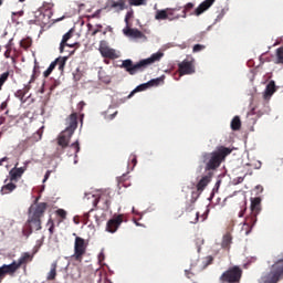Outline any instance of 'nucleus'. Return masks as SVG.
Returning <instances> with one entry per match:
<instances>
[{"label":"nucleus","instance_id":"nucleus-22","mask_svg":"<svg viewBox=\"0 0 283 283\" xmlns=\"http://www.w3.org/2000/svg\"><path fill=\"white\" fill-rule=\"evenodd\" d=\"M123 32H124V34H126V36H132V39H143V38H145V33H143L138 29H132L129 27H126V29H124Z\"/></svg>","mask_w":283,"mask_h":283},{"label":"nucleus","instance_id":"nucleus-38","mask_svg":"<svg viewBox=\"0 0 283 283\" xmlns=\"http://www.w3.org/2000/svg\"><path fill=\"white\" fill-rule=\"evenodd\" d=\"M87 30H88V34L92 36H96V34H98V32H102V30L98 29H94V25L92 24H87Z\"/></svg>","mask_w":283,"mask_h":283},{"label":"nucleus","instance_id":"nucleus-64","mask_svg":"<svg viewBox=\"0 0 283 283\" xmlns=\"http://www.w3.org/2000/svg\"><path fill=\"white\" fill-rule=\"evenodd\" d=\"M104 63H106V65H108L109 61H107V60H104Z\"/></svg>","mask_w":283,"mask_h":283},{"label":"nucleus","instance_id":"nucleus-56","mask_svg":"<svg viewBox=\"0 0 283 283\" xmlns=\"http://www.w3.org/2000/svg\"><path fill=\"white\" fill-rule=\"evenodd\" d=\"M3 163H8V157H3L0 159V167H3Z\"/></svg>","mask_w":283,"mask_h":283},{"label":"nucleus","instance_id":"nucleus-6","mask_svg":"<svg viewBox=\"0 0 283 283\" xmlns=\"http://www.w3.org/2000/svg\"><path fill=\"white\" fill-rule=\"evenodd\" d=\"M242 279V269L240 266L234 265L230 268L228 271L223 272L220 276V282L222 283H238Z\"/></svg>","mask_w":283,"mask_h":283},{"label":"nucleus","instance_id":"nucleus-11","mask_svg":"<svg viewBox=\"0 0 283 283\" xmlns=\"http://www.w3.org/2000/svg\"><path fill=\"white\" fill-rule=\"evenodd\" d=\"M98 52L102 54L103 59H111L112 61H114V59H118L116 50L109 48L107 42L104 40L99 42Z\"/></svg>","mask_w":283,"mask_h":283},{"label":"nucleus","instance_id":"nucleus-15","mask_svg":"<svg viewBox=\"0 0 283 283\" xmlns=\"http://www.w3.org/2000/svg\"><path fill=\"white\" fill-rule=\"evenodd\" d=\"M67 127L65 128L66 132H76V128L78 127V114L72 113L69 118H66Z\"/></svg>","mask_w":283,"mask_h":283},{"label":"nucleus","instance_id":"nucleus-32","mask_svg":"<svg viewBox=\"0 0 283 283\" xmlns=\"http://www.w3.org/2000/svg\"><path fill=\"white\" fill-rule=\"evenodd\" d=\"M28 92H30V88L24 87L22 90H18L14 93L15 98H19L21 101V103H25V99H23L25 97V94H28Z\"/></svg>","mask_w":283,"mask_h":283},{"label":"nucleus","instance_id":"nucleus-43","mask_svg":"<svg viewBox=\"0 0 283 283\" xmlns=\"http://www.w3.org/2000/svg\"><path fill=\"white\" fill-rule=\"evenodd\" d=\"M147 0H128L129 6H145Z\"/></svg>","mask_w":283,"mask_h":283},{"label":"nucleus","instance_id":"nucleus-49","mask_svg":"<svg viewBox=\"0 0 283 283\" xmlns=\"http://www.w3.org/2000/svg\"><path fill=\"white\" fill-rule=\"evenodd\" d=\"M244 213H247V201L243 202V209L239 212V218H243Z\"/></svg>","mask_w":283,"mask_h":283},{"label":"nucleus","instance_id":"nucleus-1","mask_svg":"<svg viewBox=\"0 0 283 283\" xmlns=\"http://www.w3.org/2000/svg\"><path fill=\"white\" fill-rule=\"evenodd\" d=\"M39 202V198L35 199V205L29 209V218L23 226L22 235L28 238L33 231H41L43 229L41 218L45 216L48 211V202Z\"/></svg>","mask_w":283,"mask_h":283},{"label":"nucleus","instance_id":"nucleus-19","mask_svg":"<svg viewBox=\"0 0 283 283\" xmlns=\"http://www.w3.org/2000/svg\"><path fill=\"white\" fill-rule=\"evenodd\" d=\"M275 92H277V86H275V81H270L263 93L264 101H271V96H273Z\"/></svg>","mask_w":283,"mask_h":283},{"label":"nucleus","instance_id":"nucleus-18","mask_svg":"<svg viewBox=\"0 0 283 283\" xmlns=\"http://www.w3.org/2000/svg\"><path fill=\"white\" fill-rule=\"evenodd\" d=\"M28 262H32V255L25 252L18 259V261H13L11 264H13V268H15V271H19V269H21L23 264H28Z\"/></svg>","mask_w":283,"mask_h":283},{"label":"nucleus","instance_id":"nucleus-16","mask_svg":"<svg viewBox=\"0 0 283 283\" xmlns=\"http://www.w3.org/2000/svg\"><path fill=\"white\" fill-rule=\"evenodd\" d=\"M213 178V172H208L206 176H203L197 184V191L199 193H202L205 189L209 186V182H211V179Z\"/></svg>","mask_w":283,"mask_h":283},{"label":"nucleus","instance_id":"nucleus-46","mask_svg":"<svg viewBox=\"0 0 283 283\" xmlns=\"http://www.w3.org/2000/svg\"><path fill=\"white\" fill-rule=\"evenodd\" d=\"M195 218L190 219V224H197L198 220H200V212L193 213Z\"/></svg>","mask_w":283,"mask_h":283},{"label":"nucleus","instance_id":"nucleus-53","mask_svg":"<svg viewBox=\"0 0 283 283\" xmlns=\"http://www.w3.org/2000/svg\"><path fill=\"white\" fill-rule=\"evenodd\" d=\"M0 109H1L2 112H3L4 109H8V101L1 103Z\"/></svg>","mask_w":283,"mask_h":283},{"label":"nucleus","instance_id":"nucleus-28","mask_svg":"<svg viewBox=\"0 0 283 283\" xmlns=\"http://www.w3.org/2000/svg\"><path fill=\"white\" fill-rule=\"evenodd\" d=\"M98 78L102 83H105V85H109V83H112V77L103 70V67H99L98 70Z\"/></svg>","mask_w":283,"mask_h":283},{"label":"nucleus","instance_id":"nucleus-58","mask_svg":"<svg viewBox=\"0 0 283 283\" xmlns=\"http://www.w3.org/2000/svg\"><path fill=\"white\" fill-rule=\"evenodd\" d=\"M34 74H36V67L33 69V74H32V77L30 80V83H33V81L35 78Z\"/></svg>","mask_w":283,"mask_h":283},{"label":"nucleus","instance_id":"nucleus-61","mask_svg":"<svg viewBox=\"0 0 283 283\" xmlns=\"http://www.w3.org/2000/svg\"><path fill=\"white\" fill-rule=\"evenodd\" d=\"M95 30H103V24H96Z\"/></svg>","mask_w":283,"mask_h":283},{"label":"nucleus","instance_id":"nucleus-13","mask_svg":"<svg viewBox=\"0 0 283 283\" xmlns=\"http://www.w3.org/2000/svg\"><path fill=\"white\" fill-rule=\"evenodd\" d=\"M124 216L123 214H117L114 218L109 219L106 223V231L108 233H116L118 231V227L123 224Z\"/></svg>","mask_w":283,"mask_h":283},{"label":"nucleus","instance_id":"nucleus-17","mask_svg":"<svg viewBox=\"0 0 283 283\" xmlns=\"http://www.w3.org/2000/svg\"><path fill=\"white\" fill-rule=\"evenodd\" d=\"M17 273V269L11 264H3L0 266V282L6 279V275H14Z\"/></svg>","mask_w":283,"mask_h":283},{"label":"nucleus","instance_id":"nucleus-48","mask_svg":"<svg viewBox=\"0 0 283 283\" xmlns=\"http://www.w3.org/2000/svg\"><path fill=\"white\" fill-rule=\"evenodd\" d=\"M11 54H12V48H10V45H7V50L4 52V57L10 59Z\"/></svg>","mask_w":283,"mask_h":283},{"label":"nucleus","instance_id":"nucleus-30","mask_svg":"<svg viewBox=\"0 0 283 283\" xmlns=\"http://www.w3.org/2000/svg\"><path fill=\"white\" fill-rule=\"evenodd\" d=\"M53 63H56L60 72H64L65 64L67 63V57L60 56V57L55 59V61H53Z\"/></svg>","mask_w":283,"mask_h":283},{"label":"nucleus","instance_id":"nucleus-29","mask_svg":"<svg viewBox=\"0 0 283 283\" xmlns=\"http://www.w3.org/2000/svg\"><path fill=\"white\" fill-rule=\"evenodd\" d=\"M242 127V122L240 120V116H234L231 120V129L232 132H240Z\"/></svg>","mask_w":283,"mask_h":283},{"label":"nucleus","instance_id":"nucleus-23","mask_svg":"<svg viewBox=\"0 0 283 283\" xmlns=\"http://www.w3.org/2000/svg\"><path fill=\"white\" fill-rule=\"evenodd\" d=\"M213 3H216V0H205L200 3L199 8L195 10V14L197 17H200V14H202V12H206V10H209V8L213 6Z\"/></svg>","mask_w":283,"mask_h":283},{"label":"nucleus","instance_id":"nucleus-55","mask_svg":"<svg viewBox=\"0 0 283 283\" xmlns=\"http://www.w3.org/2000/svg\"><path fill=\"white\" fill-rule=\"evenodd\" d=\"M185 10L189 12V10H193V3H187Z\"/></svg>","mask_w":283,"mask_h":283},{"label":"nucleus","instance_id":"nucleus-27","mask_svg":"<svg viewBox=\"0 0 283 283\" xmlns=\"http://www.w3.org/2000/svg\"><path fill=\"white\" fill-rule=\"evenodd\" d=\"M72 39V30H70L69 32H66L63 38L62 41L60 43V52L63 53L65 50V46L67 45L69 48H72V44H67V40Z\"/></svg>","mask_w":283,"mask_h":283},{"label":"nucleus","instance_id":"nucleus-37","mask_svg":"<svg viewBox=\"0 0 283 283\" xmlns=\"http://www.w3.org/2000/svg\"><path fill=\"white\" fill-rule=\"evenodd\" d=\"M276 63H281L283 65V46H280L276 50Z\"/></svg>","mask_w":283,"mask_h":283},{"label":"nucleus","instance_id":"nucleus-35","mask_svg":"<svg viewBox=\"0 0 283 283\" xmlns=\"http://www.w3.org/2000/svg\"><path fill=\"white\" fill-rule=\"evenodd\" d=\"M9 77H10L9 72H4L0 75V92L1 90H3V85L6 84V81H8Z\"/></svg>","mask_w":283,"mask_h":283},{"label":"nucleus","instance_id":"nucleus-9","mask_svg":"<svg viewBox=\"0 0 283 283\" xmlns=\"http://www.w3.org/2000/svg\"><path fill=\"white\" fill-rule=\"evenodd\" d=\"M98 202L103 203L102 209L104 211H109V207H112V195L108 190H104L98 198H95L93 201V207H97Z\"/></svg>","mask_w":283,"mask_h":283},{"label":"nucleus","instance_id":"nucleus-34","mask_svg":"<svg viewBox=\"0 0 283 283\" xmlns=\"http://www.w3.org/2000/svg\"><path fill=\"white\" fill-rule=\"evenodd\" d=\"M56 67V62H52L51 64H50V66L48 67V70H45L44 72H43V76H44V78H48V76H50V74H52V72H54V69Z\"/></svg>","mask_w":283,"mask_h":283},{"label":"nucleus","instance_id":"nucleus-40","mask_svg":"<svg viewBox=\"0 0 283 283\" xmlns=\"http://www.w3.org/2000/svg\"><path fill=\"white\" fill-rule=\"evenodd\" d=\"M21 48H23L24 50H28V48L32 46V40L29 39H24L20 42Z\"/></svg>","mask_w":283,"mask_h":283},{"label":"nucleus","instance_id":"nucleus-33","mask_svg":"<svg viewBox=\"0 0 283 283\" xmlns=\"http://www.w3.org/2000/svg\"><path fill=\"white\" fill-rule=\"evenodd\" d=\"M41 138H43V126L36 132L34 133L30 138V143H39V140H41Z\"/></svg>","mask_w":283,"mask_h":283},{"label":"nucleus","instance_id":"nucleus-42","mask_svg":"<svg viewBox=\"0 0 283 283\" xmlns=\"http://www.w3.org/2000/svg\"><path fill=\"white\" fill-rule=\"evenodd\" d=\"M149 87V83H144V84H140L139 86H137L134 92H145V90H148Z\"/></svg>","mask_w":283,"mask_h":283},{"label":"nucleus","instance_id":"nucleus-45","mask_svg":"<svg viewBox=\"0 0 283 283\" xmlns=\"http://www.w3.org/2000/svg\"><path fill=\"white\" fill-rule=\"evenodd\" d=\"M48 224H50L49 232L51 235H53L54 234V220L49 219Z\"/></svg>","mask_w":283,"mask_h":283},{"label":"nucleus","instance_id":"nucleus-50","mask_svg":"<svg viewBox=\"0 0 283 283\" xmlns=\"http://www.w3.org/2000/svg\"><path fill=\"white\" fill-rule=\"evenodd\" d=\"M251 116H255V108H252V109L248 113V118H250L251 120H254V123H255V118H252Z\"/></svg>","mask_w":283,"mask_h":283},{"label":"nucleus","instance_id":"nucleus-20","mask_svg":"<svg viewBox=\"0 0 283 283\" xmlns=\"http://www.w3.org/2000/svg\"><path fill=\"white\" fill-rule=\"evenodd\" d=\"M15 189H17V181H12L9 178H7L4 180V185L1 188V193L6 196L8 193H12V191H15Z\"/></svg>","mask_w":283,"mask_h":283},{"label":"nucleus","instance_id":"nucleus-3","mask_svg":"<svg viewBox=\"0 0 283 283\" xmlns=\"http://www.w3.org/2000/svg\"><path fill=\"white\" fill-rule=\"evenodd\" d=\"M165 56V53L157 52L153 53L151 56L140 60L137 63H134L130 59L124 60L122 63V67L130 74V76H134V74H137V72H143L149 67V65H154V63H158L163 57Z\"/></svg>","mask_w":283,"mask_h":283},{"label":"nucleus","instance_id":"nucleus-63","mask_svg":"<svg viewBox=\"0 0 283 283\" xmlns=\"http://www.w3.org/2000/svg\"><path fill=\"white\" fill-rule=\"evenodd\" d=\"M102 34L105 36V34H107V30L103 31Z\"/></svg>","mask_w":283,"mask_h":283},{"label":"nucleus","instance_id":"nucleus-52","mask_svg":"<svg viewBox=\"0 0 283 283\" xmlns=\"http://www.w3.org/2000/svg\"><path fill=\"white\" fill-rule=\"evenodd\" d=\"M130 163L133 167H136V165H138V159L136 158V155L133 156V158L130 159Z\"/></svg>","mask_w":283,"mask_h":283},{"label":"nucleus","instance_id":"nucleus-39","mask_svg":"<svg viewBox=\"0 0 283 283\" xmlns=\"http://www.w3.org/2000/svg\"><path fill=\"white\" fill-rule=\"evenodd\" d=\"M73 78L74 81H81V78H83V72L81 71L80 67H77L73 73Z\"/></svg>","mask_w":283,"mask_h":283},{"label":"nucleus","instance_id":"nucleus-21","mask_svg":"<svg viewBox=\"0 0 283 283\" xmlns=\"http://www.w3.org/2000/svg\"><path fill=\"white\" fill-rule=\"evenodd\" d=\"M43 19H45V14H43L40 11H36L33 13V19H30L28 21L29 25H43L45 22H43Z\"/></svg>","mask_w":283,"mask_h":283},{"label":"nucleus","instance_id":"nucleus-62","mask_svg":"<svg viewBox=\"0 0 283 283\" xmlns=\"http://www.w3.org/2000/svg\"><path fill=\"white\" fill-rule=\"evenodd\" d=\"M106 30H108V32H112V27H107Z\"/></svg>","mask_w":283,"mask_h":283},{"label":"nucleus","instance_id":"nucleus-14","mask_svg":"<svg viewBox=\"0 0 283 283\" xmlns=\"http://www.w3.org/2000/svg\"><path fill=\"white\" fill-rule=\"evenodd\" d=\"M155 19L156 21H165L167 19L168 21H174V11L171 9L157 10Z\"/></svg>","mask_w":283,"mask_h":283},{"label":"nucleus","instance_id":"nucleus-25","mask_svg":"<svg viewBox=\"0 0 283 283\" xmlns=\"http://www.w3.org/2000/svg\"><path fill=\"white\" fill-rule=\"evenodd\" d=\"M66 149H69V157L75 156V158H78V151H81V144H78V140H76L73 144H71Z\"/></svg>","mask_w":283,"mask_h":283},{"label":"nucleus","instance_id":"nucleus-51","mask_svg":"<svg viewBox=\"0 0 283 283\" xmlns=\"http://www.w3.org/2000/svg\"><path fill=\"white\" fill-rule=\"evenodd\" d=\"M129 19H132V13H127L126 17H125V23H126V28L129 27Z\"/></svg>","mask_w":283,"mask_h":283},{"label":"nucleus","instance_id":"nucleus-60","mask_svg":"<svg viewBox=\"0 0 283 283\" xmlns=\"http://www.w3.org/2000/svg\"><path fill=\"white\" fill-rule=\"evenodd\" d=\"M186 275H187V277L189 279V280H191V276L193 275L191 272H189V271H186Z\"/></svg>","mask_w":283,"mask_h":283},{"label":"nucleus","instance_id":"nucleus-54","mask_svg":"<svg viewBox=\"0 0 283 283\" xmlns=\"http://www.w3.org/2000/svg\"><path fill=\"white\" fill-rule=\"evenodd\" d=\"M52 175V170H48L44 175V179L43 182H45L46 180H49L50 176Z\"/></svg>","mask_w":283,"mask_h":283},{"label":"nucleus","instance_id":"nucleus-5","mask_svg":"<svg viewBox=\"0 0 283 283\" xmlns=\"http://www.w3.org/2000/svg\"><path fill=\"white\" fill-rule=\"evenodd\" d=\"M280 280H283V259L274 262L270 273L263 277V283H279Z\"/></svg>","mask_w":283,"mask_h":283},{"label":"nucleus","instance_id":"nucleus-7","mask_svg":"<svg viewBox=\"0 0 283 283\" xmlns=\"http://www.w3.org/2000/svg\"><path fill=\"white\" fill-rule=\"evenodd\" d=\"M72 136H74V133L66 129L60 133V135L56 138V143L59 146L56 148L57 156H61V154H63L65 149L69 148L70 142L72 140Z\"/></svg>","mask_w":283,"mask_h":283},{"label":"nucleus","instance_id":"nucleus-44","mask_svg":"<svg viewBox=\"0 0 283 283\" xmlns=\"http://www.w3.org/2000/svg\"><path fill=\"white\" fill-rule=\"evenodd\" d=\"M56 214L62 218V220H65L67 218V211H65L64 209H57L56 210Z\"/></svg>","mask_w":283,"mask_h":283},{"label":"nucleus","instance_id":"nucleus-26","mask_svg":"<svg viewBox=\"0 0 283 283\" xmlns=\"http://www.w3.org/2000/svg\"><path fill=\"white\" fill-rule=\"evenodd\" d=\"M56 269H59V262L51 263V270L46 274L48 282H54L56 280Z\"/></svg>","mask_w":283,"mask_h":283},{"label":"nucleus","instance_id":"nucleus-47","mask_svg":"<svg viewBox=\"0 0 283 283\" xmlns=\"http://www.w3.org/2000/svg\"><path fill=\"white\" fill-rule=\"evenodd\" d=\"M205 45L202 44H196L193 48H192V51L193 52H202V50H205Z\"/></svg>","mask_w":283,"mask_h":283},{"label":"nucleus","instance_id":"nucleus-10","mask_svg":"<svg viewBox=\"0 0 283 283\" xmlns=\"http://www.w3.org/2000/svg\"><path fill=\"white\" fill-rule=\"evenodd\" d=\"M179 76H185L187 74H193L196 72V66L193 65V59L184 60L178 64Z\"/></svg>","mask_w":283,"mask_h":283},{"label":"nucleus","instance_id":"nucleus-12","mask_svg":"<svg viewBox=\"0 0 283 283\" xmlns=\"http://www.w3.org/2000/svg\"><path fill=\"white\" fill-rule=\"evenodd\" d=\"M28 171V166L19 167V163L9 171V179L13 182H19L23 177V174Z\"/></svg>","mask_w":283,"mask_h":283},{"label":"nucleus","instance_id":"nucleus-4","mask_svg":"<svg viewBox=\"0 0 283 283\" xmlns=\"http://www.w3.org/2000/svg\"><path fill=\"white\" fill-rule=\"evenodd\" d=\"M250 201L251 213L245 218L244 224H247V227H250V229H253V227H255V223L258 222V216H260V211H262V198L254 197L251 198Z\"/></svg>","mask_w":283,"mask_h":283},{"label":"nucleus","instance_id":"nucleus-2","mask_svg":"<svg viewBox=\"0 0 283 283\" xmlns=\"http://www.w3.org/2000/svg\"><path fill=\"white\" fill-rule=\"evenodd\" d=\"M233 150L231 148L224 147V146H219L217 147L216 150L212 153H203L201 158L202 163H205L206 171H216L222 163L227 159V156H229Z\"/></svg>","mask_w":283,"mask_h":283},{"label":"nucleus","instance_id":"nucleus-8","mask_svg":"<svg viewBox=\"0 0 283 283\" xmlns=\"http://www.w3.org/2000/svg\"><path fill=\"white\" fill-rule=\"evenodd\" d=\"M85 253H87V243L85 242V239L76 237L74 243L73 259L76 262H83V255H85Z\"/></svg>","mask_w":283,"mask_h":283},{"label":"nucleus","instance_id":"nucleus-31","mask_svg":"<svg viewBox=\"0 0 283 283\" xmlns=\"http://www.w3.org/2000/svg\"><path fill=\"white\" fill-rule=\"evenodd\" d=\"M233 238L231 237V233H227L223 235L221 247L222 249H229L231 247Z\"/></svg>","mask_w":283,"mask_h":283},{"label":"nucleus","instance_id":"nucleus-36","mask_svg":"<svg viewBox=\"0 0 283 283\" xmlns=\"http://www.w3.org/2000/svg\"><path fill=\"white\" fill-rule=\"evenodd\" d=\"M161 83H163V77H157V78L150 80L148 82V86L149 87H158V85Z\"/></svg>","mask_w":283,"mask_h":283},{"label":"nucleus","instance_id":"nucleus-59","mask_svg":"<svg viewBox=\"0 0 283 283\" xmlns=\"http://www.w3.org/2000/svg\"><path fill=\"white\" fill-rule=\"evenodd\" d=\"M116 114H118V112H115L114 114H111V115H109V119H111V120H114V118H116Z\"/></svg>","mask_w":283,"mask_h":283},{"label":"nucleus","instance_id":"nucleus-41","mask_svg":"<svg viewBox=\"0 0 283 283\" xmlns=\"http://www.w3.org/2000/svg\"><path fill=\"white\" fill-rule=\"evenodd\" d=\"M210 264H213V256L208 255L203 259V269H207Z\"/></svg>","mask_w":283,"mask_h":283},{"label":"nucleus","instance_id":"nucleus-57","mask_svg":"<svg viewBox=\"0 0 283 283\" xmlns=\"http://www.w3.org/2000/svg\"><path fill=\"white\" fill-rule=\"evenodd\" d=\"M23 17V11H19V12H13L12 17Z\"/></svg>","mask_w":283,"mask_h":283},{"label":"nucleus","instance_id":"nucleus-24","mask_svg":"<svg viewBox=\"0 0 283 283\" xmlns=\"http://www.w3.org/2000/svg\"><path fill=\"white\" fill-rule=\"evenodd\" d=\"M108 8H111V10H115V12H123V10H125V0H111L108 1Z\"/></svg>","mask_w":283,"mask_h":283}]
</instances>
